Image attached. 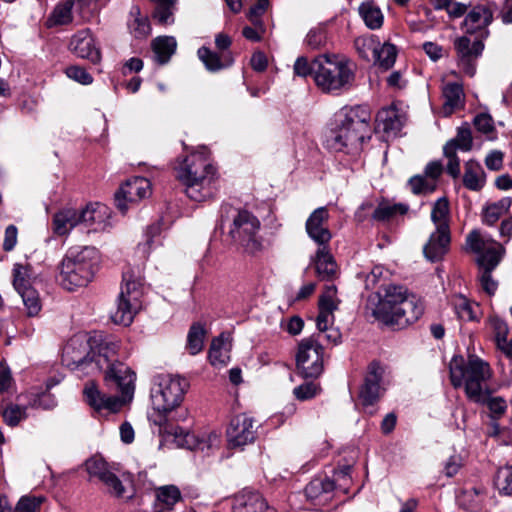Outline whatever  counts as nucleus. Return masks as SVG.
I'll return each instance as SVG.
<instances>
[{
	"mask_svg": "<svg viewBox=\"0 0 512 512\" xmlns=\"http://www.w3.org/2000/svg\"><path fill=\"white\" fill-rule=\"evenodd\" d=\"M450 231L435 230L423 247L424 256L432 262L440 260L448 251Z\"/></svg>",
	"mask_w": 512,
	"mask_h": 512,
	"instance_id": "5701e85b",
	"label": "nucleus"
},
{
	"mask_svg": "<svg viewBox=\"0 0 512 512\" xmlns=\"http://www.w3.org/2000/svg\"><path fill=\"white\" fill-rule=\"evenodd\" d=\"M444 155L448 159L446 166L447 173L453 178H457L460 175V161L456 156V152L453 151L451 144H446L444 146Z\"/></svg>",
	"mask_w": 512,
	"mask_h": 512,
	"instance_id": "6e6d98bb",
	"label": "nucleus"
},
{
	"mask_svg": "<svg viewBox=\"0 0 512 512\" xmlns=\"http://www.w3.org/2000/svg\"><path fill=\"white\" fill-rule=\"evenodd\" d=\"M489 6L477 5L466 15L463 21V29L466 33L473 34L481 32V36H487L486 28L493 20V11L490 6H497L495 1H489Z\"/></svg>",
	"mask_w": 512,
	"mask_h": 512,
	"instance_id": "6ab92c4d",
	"label": "nucleus"
},
{
	"mask_svg": "<svg viewBox=\"0 0 512 512\" xmlns=\"http://www.w3.org/2000/svg\"><path fill=\"white\" fill-rule=\"evenodd\" d=\"M233 512H275L258 492L244 490L234 498Z\"/></svg>",
	"mask_w": 512,
	"mask_h": 512,
	"instance_id": "4be33fe9",
	"label": "nucleus"
},
{
	"mask_svg": "<svg viewBox=\"0 0 512 512\" xmlns=\"http://www.w3.org/2000/svg\"><path fill=\"white\" fill-rule=\"evenodd\" d=\"M494 484L500 493L505 495L512 494V470L509 468H501L498 470Z\"/></svg>",
	"mask_w": 512,
	"mask_h": 512,
	"instance_id": "603ef678",
	"label": "nucleus"
},
{
	"mask_svg": "<svg viewBox=\"0 0 512 512\" xmlns=\"http://www.w3.org/2000/svg\"><path fill=\"white\" fill-rule=\"evenodd\" d=\"M465 243L467 250L477 255L476 261L481 269L480 282L483 290L489 295H493L498 285L492 278L491 272L502 260L505 253L504 246L478 229L468 233Z\"/></svg>",
	"mask_w": 512,
	"mask_h": 512,
	"instance_id": "6e6552de",
	"label": "nucleus"
},
{
	"mask_svg": "<svg viewBox=\"0 0 512 512\" xmlns=\"http://www.w3.org/2000/svg\"><path fill=\"white\" fill-rule=\"evenodd\" d=\"M57 405L56 398L54 395L45 391L41 394L36 395V397L31 401V406L35 408H42L45 410L52 409Z\"/></svg>",
	"mask_w": 512,
	"mask_h": 512,
	"instance_id": "052dcab7",
	"label": "nucleus"
},
{
	"mask_svg": "<svg viewBox=\"0 0 512 512\" xmlns=\"http://www.w3.org/2000/svg\"><path fill=\"white\" fill-rule=\"evenodd\" d=\"M86 470L91 477H96L101 483L110 475L115 467L103 458L94 456L85 463Z\"/></svg>",
	"mask_w": 512,
	"mask_h": 512,
	"instance_id": "c9c22d12",
	"label": "nucleus"
},
{
	"mask_svg": "<svg viewBox=\"0 0 512 512\" xmlns=\"http://www.w3.org/2000/svg\"><path fill=\"white\" fill-rule=\"evenodd\" d=\"M358 13L365 25L371 30L379 29L383 25V13L373 1L363 2L358 7Z\"/></svg>",
	"mask_w": 512,
	"mask_h": 512,
	"instance_id": "2f4dec72",
	"label": "nucleus"
},
{
	"mask_svg": "<svg viewBox=\"0 0 512 512\" xmlns=\"http://www.w3.org/2000/svg\"><path fill=\"white\" fill-rule=\"evenodd\" d=\"M451 384L455 388L464 386L466 396L475 403L487 399V381L491 376L487 363L475 356L465 362L462 356H454L449 364Z\"/></svg>",
	"mask_w": 512,
	"mask_h": 512,
	"instance_id": "423d86ee",
	"label": "nucleus"
},
{
	"mask_svg": "<svg viewBox=\"0 0 512 512\" xmlns=\"http://www.w3.org/2000/svg\"><path fill=\"white\" fill-rule=\"evenodd\" d=\"M75 0H61L47 19L48 27L67 25L73 21V6Z\"/></svg>",
	"mask_w": 512,
	"mask_h": 512,
	"instance_id": "7c9ffc66",
	"label": "nucleus"
},
{
	"mask_svg": "<svg viewBox=\"0 0 512 512\" xmlns=\"http://www.w3.org/2000/svg\"><path fill=\"white\" fill-rule=\"evenodd\" d=\"M18 294L22 298L27 315L29 317L38 315L42 308L39 293L33 287H30L26 290L18 292Z\"/></svg>",
	"mask_w": 512,
	"mask_h": 512,
	"instance_id": "a19ab883",
	"label": "nucleus"
},
{
	"mask_svg": "<svg viewBox=\"0 0 512 512\" xmlns=\"http://www.w3.org/2000/svg\"><path fill=\"white\" fill-rule=\"evenodd\" d=\"M188 382L179 376L169 374L158 375L151 391L154 410L167 414L177 408L184 399Z\"/></svg>",
	"mask_w": 512,
	"mask_h": 512,
	"instance_id": "1a4fd4ad",
	"label": "nucleus"
},
{
	"mask_svg": "<svg viewBox=\"0 0 512 512\" xmlns=\"http://www.w3.org/2000/svg\"><path fill=\"white\" fill-rule=\"evenodd\" d=\"M463 183L465 187L470 190L477 191L482 188L484 178L481 166L478 163L474 161H468L466 163Z\"/></svg>",
	"mask_w": 512,
	"mask_h": 512,
	"instance_id": "e433bc0d",
	"label": "nucleus"
},
{
	"mask_svg": "<svg viewBox=\"0 0 512 512\" xmlns=\"http://www.w3.org/2000/svg\"><path fill=\"white\" fill-rule=\"evenodd\" d=\"M44 501V496L25 495L19 499L15 509H11V512H39Z\"/></svg>",
	"mask_w": 512,
	"mask_h": 512,
	"instance_id": "de8ad7c7",
	"label": "nucleus"
},
{
	"mask_svg": "<svg viewBox=\"0 0 512 512\" xmlns=\"http://www.w3.org/2000/svg\"><path fill=\"white\" fill-rule=\"evenodd\" d=\"M13 286L17 292L26 290L31 286L30 273L26 266L15 264L13 268Z\"/></svg>",
	"mask_w": 512,
	"mask_h": 512,
	"instance_id": "09e8293b",
	"label": "nucleus"
},
{
	"mask_svg": "<svg viewBox=\"0 0 512 512\" xmlns=\"http://www.w3.org/2000/svg\"><path fill=\"white\" fill-rule=\"evenodd\" d=\"M227 441L231 447H243L256 438L254 419L246 414H239L230 420L226 431Z\"/></svg>",
	"mask_w": 512,
	"mask_h": 512,
	"instance_id": "2eb2a0df",
	"label": "nucleus"
},
{
	"mask_svg": "<svg viewBox=\"0 0 512 512\" xmlns=\"http://www.w3.org/2000/svg\"><path fill=\"white\" fill-rule=\"evenodd\" d=\"M66 75L83 85L91 84L93 77L80 66H70L66 69Z\"/></svg>",
	"mask_w": 512,
	"mask_h": 512,
	"instance_id": "bf43d9fd",
	"label": "nucleus"
},
{
	"mask_svg": "<svg viewBox=\"0 0 512 512\" xmlns=\"http://www.w3.org/2000/svg\"><path fill=\"white\" fill-rule=\"evenodd\" d=\"M453 305L459 319L463 321H472L475 319L474 310L470 302L465 297H455Z\"/></svg>",
	"mask_w": 512,
	"mask_h": 512,
	"instance_id": "5fc2aeb1",
	"label": "nucleus"
},
{
	"mask_svg": "<svg viewBox=\"0 0 512 512\" xmlns=\"http://www.w3.org/2000/svg\"><path fill=\"white\" fill-rule=\"evenodd\" d=\"M296 365L306 378H316L323 372L324 348L314 335L299 342Z\"/></svg>",
	"mask_w": 512,
	"mask_h": 512,
	"instance_id": "f8f14e48",
	"label": "nucleus"
},
{
	"mask_svg": "<svg viewBox=\"0 0 512 512\" xmlns=\"http://www.w3.org/2000/svg\"><path fill=\"white\" fill-rule=\"evenodd\" d=\"M377 125L389 135H396L404 124V117L394 107L382 109L377 114Z\"/></svg>",
	"mask_w": 512,
	"mask_h": 512,
	"instance_id": "393cba45",
	"label": "nucleus"
},
{
	"mask_svg": "<svg viewBox=\"0 0 512 512\" xmlns=\"http://www.w3.org/2000/svg\"><path fill=\"white\" fill-rule=\"evenodd\" d=\"M117 350L118 343L110 338L82 333L71 337L63 349V362L68 367L87 374L103 372L106 387L120 392V396L106 395L94 382L87 383L85 400L97 411L116 413L133 399L136 375L117 360Z\"/></svg>",
	"mask_w": 512,
	"mask_h": 512,
	"instance_id": "f257e3e1",
	"label": "nucleus"
},
{
	"mask_svg": "<svg viewBox=\"0 0 512 512\" xmlns=\"http://www.w3.org/2000/svg\"><path fill=\"white\" fill-rule=\"evenodd\" d=\"M442 170L443 167L440 162L433 161L428 163L423 175H416L409 180L412 192L415 194L433 192Z\"/></svg>",
	"mask_w": 512,
	"mask_h": 512,
	"instance_id": "412c9836",
	"label": "nucleus"
},
{
	"mask_svg": "<svg viewBox=\"0 0 512 512\" xmlns=\"http://www.w3.org/2000/svg\"><path fill=\"white\" fill-rule=\"evenodd\" d=\"M230 348L231 344L228 336L221 334L219 337L215 338L209 350L210 363L215 367L225 366L230 359Z\"/></svg>",
	"mask_w": 512,
	"mask_h": 512,
	"instance_id": "bb28decb",
	"label": "nucleus"
},
{
	"mask_svg": "<svg viewBox=\"0 0 512 512\" xmlns=\"http://www.w3.org/2000/svg\"><path fill=\"white\" fill-rule=\"evenodd\" d=\"M151 194L150 181L144 177H134L127 180L115 195L117 208L125 213L128 204L138 203Z\"/></svg>",
	"mask_w": 512,
	"mask_h": 512,
	"instance_id": "ddd939ff",
	"label": "nucleus"
},
{
	"mask_svg": "<svg viewBox=\"0 0 512 512\" xmlns=\"http://www.w3.org/2000/svg\"><path fill=\"white\" fill-rule=\"evenodd\" d=\"M329 212L326 207L315 209L308 217L305 228L308 236L319 245L328 246L332 234L328 228Z\"/></svg>",
	"mask_w": 512,
	"mask_h": 512,
	"instance_id": "dca6fc26",
	"label": "nucleus"
},
{
	"mask_svg": "<svg viewBox=\"0 0 512 512\" xmlns=\"http://www.w3.org/2000/svg\"><path fill=\"white\" fill-rule=\"evenodd\" d=\"M367 308L379 322L397 328H404L417 321L424 311L422 301L407 294L402 286L389 284L381 287L368 299Z\"/></svg>",
	"mask_w": 512,
	"mask_h": 512,
	"instance_id": "f03ea898",
	"label": "nucleus"
},
{
	"mask_svg": "<svg viewBox=\"0 0 512 512\" xmlns=\"http://www.w3.org/2000/svg\"><path fill=\"white\" fill-rule=\"evenodd\" d=\"M99 265L98 251L94 247L70 248L58 266V280L68 291L86 287L95 277Z\"/></svg>",
	"mask_w": 512,
	"mask_h": 512,
	"instance_id": "39448f33",
	"label": "nucleus"
},
{
	"mask_svg": "<svg viewBox=\"0 0 512 512\" xmlns=\"http://www.w3.org/2000/svg\"><path fill=\"white\" fill-rule=\"evenodd\" d=\"M334 322V314L332 312L321 311L316 318V326L319 332L324 333Z\"/></svg>",
	"mask_w": 512,
	"mask_h": 512,
	"instance_id": "774afa93",
	"label": "nucleus"
},
{
	"mask_svg": "<svg viewBox=\"0 0 512 512\" xmlns=\"http://www.w3.org/2000/svg\"><path fill=\"white\" fill-rule=\"evenodd\" d=\"M174 435L178 445L189 449H193L195 447L196 440L192 433L185 431L183 428L177 427L174 430Z\"/></svg>",
	"mask_w": 512,
	"mask_h": 512,
	"instance_id": "e2e57ef3",
	"label": "nucleus"
},
{
	"mask_svg": "<svg viewBox=\"0 0 512 512\" xmlns=\"http://www.w3.org/2000/svg\"><path fill=\"white\" fill-rule=\"evenodd\" d=\"M205 329L200 323H194L187 335L186 348L191 355H196L202 351L204 346Z\"/></svg>",
	"mask_w": 512,
	"mask_h": 512,
	"instance_id": "ea45409f",
	"label": "nucleus"
},
{
	"mask_svg": "<svg viewBox=\"0 0 512 512\" xmlns=\"http://www.w3.org/2000/svg\"><path fill=\"white\" fill-rule=\"evenodd\" d=\"M76 226H80V215L75 208H64L53 216L52 229L59 236L67 235Z\"/></svg>",
	"mask_w": 512,
	"mask_h": 512,
	"instance_id": "b1692460",
	"label": "nucleus"
},
{
	"mask_svg": "<svg viewBox=\"0 0 512 512\" xmlns=\"http://www.w3.org/2000/svg\"><path fill=\"white\" fill-rule=\"evenodd\" d=\"M336 292L337 289L334 285L326 287L319 299V310L333 313L338 308L339 301L336 298Z\"/></svg>",
	"mask_w": 512,
	"mask_h": 512,
	"instance_id": "864d4df0",
	"label": "nucleus"
},
{
	"mask_svg": "<svg viewBox=\"0 0 512 512\" xmlns=\"http://www.w3.org/2000/svg\"><path fill=\"white\" fill-rule=\"evenodd\" d=\"M69 47L77 57L87 59L94 64L101 60L100 49L89 29L75 33L71 38Z\"/></svg>",
	"mask_w": 512,
	"mask_h": 512,
	"instance_id": "a211bd4d",
	"label": "nucleus"
},
{
	"mask_svg": "<svg viewBox=\"0 0 512 512\" xmlns=\"http://www.w3.org/2000/svg\"><path fill=\"white\" fill-rule=\"evenodd\" d=\"M373 56L376 63L383 69L387 70L391 68L396 60L397 49L390 43H384L373 48Z\"/></svg>",
	"mask_w": 512,
	"mask_h": 512,
	"instance_id": "4c0bfd02",
	"label": "nucleus"
},
{
	"mask_svg": "<svg viewBox=\"0 0 512 512\" xmlns=\"http://www.w3.org/2000/svg\"><path fill=\"white\" fill-rule=\"evenodd\" d=\"M373 38L359 37L355 40V47L359 55L364 59H369V53H373V48H377Z\"/></svg>",
	"mask_w": 512,
	"mask_h": 512,
	"instance_id": "680f3d73",
	"label": "nucleus"
},
{
	"mask_svg": "<svg viewBox=\"0 0 512 512\" xmlns=\"http://www.w3.org/2000/svg\"><path fill=\"white\" fill-rule=\"evenodd\" d=\"M314 81L323 93L338 95L353 86L354 65L342 55H319L314 59Z\"/></svg>",
	"mask_w": 512,
	"mask_h": 512,
	"instance_id": "0eeeda50",
	"label": "nucleus"
},
{
	"mask_svg": "<svg viewBox=\"0 0 512 512\" xmlns=\"http://www.w3.org/2000/svg\"><path fill=\"white\" fill-rule=\"evenodd\" d=\"M269 4V0H257V2L250 7L247 14L252 24L258 25L260 29H262V21L260 18L267 11Z\"/></svg>",
	"mask_w": 512,
	"mask_h": 512,
	"instance_id": "4d7b16f0",
	"label": "nucleus"
},
{
	"mask_svg": "<svg viewBox=\"0 0 512 512\" xmlns=\"http://www.w3.org/2000/svg\"><path fill=\"white\" fill-rule=\"evenodd\" d=\"M151 46L155 61L159 64H166L175 53L177 42L172 36H159L152 41Z\"/></svg>",
	"mask_w": 512,
	"mask_h": 512,
	"instance_id": "c756f323",
	"label": "nucleus"
},
{
	"mask_svg": "<svg viewBox=\"0 0 512 512\" xmlns=\"http://www.w3.org/2000/svg\"><path fill=\"white\" fill-rule=\"evenodd\" d=\"M316 272L322 280L333 278L337 273V264L328 246L319 247L314 259Z\"/></svg>",
	"mask_w": 512,
	"mask_h": 512,
	"instance_id": "a878e982",
	"label": "nucleus"
},
{
	"mask_svg": "<svg viewBox=\"0 0 512 512\" xmlns=\"http://www.w3.org/2000/svg\"><path fill=\"white\" fill-rule=\"evenodd\" d=\"M476 129L482 133L488 134L493 130V120L488 114H479L474 119Z\"/></svg>",
	"mask_w": 512,
	"mask_h": 512,
	"instance_id": "338daca9",
	"label": "nucleus"
},
{
	"mask_svg": "<svg viewBox=\"0 0 512 512\" xmlns=\"http://www.w3.org/2000/svg\"><path fill=\"white\" fill-rule=\"evenodd\" d=\"M371 132L370 111L361 105L345 106L334 115L328 143L335 151L357 152Z\"/></svg>",
	"mask_w": 512,
	"mask_h": 512,
	"instance_id": "7ed1b4c3",
	"label": "nucleus"
},
{
	"mask_svg": "<svg viewBox=\"0 0 512 512\" xmlns=\"http://www.w3.org/2000/svg\"><path fill=\"white\" fill-rule=\"evenodd\" d=\"M487 402L489 410L494 414L495 417L501 416L506 411V403L502 398L499 397H489V392L487 391V399L483 402Z\"/></svg>",
	"mask_w": 512,
	"mask_h": 512,
	"instance_id": "69168bd1",
	"label": "nucleus"
},
{
	"mask_svg": "<svg viewBox=\"0 0 512 512\" xmlns=\"http://www.w3.org/2000/svg\"><path fill=\"white\" fill-rule=\"evenodd\" d=\"M197 55L205 65L206 69L211 72H216L226 67V65L221 61L220 56L217 53L212 52L207 47H200L197 51Z\"/></svg>",
	"mask_w": 512,
	"mask_h": 512,
	"instance_id": "c03bdc74",
	"label": "nucleus"
},
{
	"mask_svg": "<svg viewBox=\"0 0 512 512\" xmlns=\"http://www.w3.org/2000/svg\"><path fill=\"white\" fill-rule=\"evenodd\" d=\"M443 96L445 98L444 110L446 112L451 113L463 106L464 92L461 84L447 83L443 88Z\"/></svg>",
	"mask_w": 512,
	"mask_h": 512,
	"instance_id": "72a5a7b5",
	"label": "nucleus"
},
{
	"mask_svg": "<svg viewBox=\"0 0 512 512\" xmlns=\"http://www.w3.org/2000/svg\"><path fill=\"white\" fill-rule=\"evenodd\" d=\"M105 491L116 498L128 499L132 496L131 491L125 484L124 480L116 473V468L103 481Z\"/></svg>",
	"mask_w": 512,
	"mask_h": 512,
	"instance_id": "f704fd0d",
	"label": "nucleus"
},
{
	"mask_svg": "<svg viewBox=\"0 0 512 512\" xmlns=\"http://www.w3.org/2000/svg\"><path fill=\"white\" fill-rule=\"evenodd\" d=\"M321 387L315 382H305L293 389V395L297 400H310L321 393Z\"/></svg>",
	"mask_w": 512,
	"mask_h": 512,
	"instance_id": "3c124183",
	"label": "nucleus"
},
{
	"mask_svg": "<svg viewBox=\"0 0 512 512\" xmlns=\"http://www.w3.org/2000/svg\"><path fill=\"white\" fill-rule=\"evenodd\" d=\"M384 368L376 362L368 366V370L359 392V398L365 408L372 407L384 392Z\"/></svg>",
	"mask_w": 512,
	"mask_h": 512,
	"instance_id": "4468645a",
	"label": "nucleus"
},
{
	"mask_svg": "<svg viewBox=\"0 0 512 512\" xmlns=\"http://www.w3.org/2000/svg\"><path fill=\"white\" fill-rule=\"evenodd\" d=\"M431 220L435 230L450 231V209L449 202L445 197L439 198L432 207Z\"/></svg>",
	"mask_w": 512,
	"mask_h": 512,
	"instance_id": "473e14b6",
	"label": "nucleus"
},
{
	"mask_svg": "<svg viewBox=\"0 0 512 512\" xmlns=\"http://www.w3.org/2000/svg\"><path fill=\"white\" fill-rule=\"evenodd\" d=\"M334 481L329 478H315L305 487V494L308 499L314 501L322 495L328 494L334 490Z\"/></svg>",
	"mask_w": 512,
	"mask_h": 512,
	"instance_id": "58836bf2",
	"label": "nucleus"
},
{
	"mask_svg": "<svg viewBox=\"0 0 512 512\" xmlns=\"http://www.w3.org/2000/svg\"><path fill=\"white\" fill-rule=\"evenodd\" d=\"M294 73L301 77L312 75L314 77V60L309 63L307 58L299 57L294 63Z\"/></svg>",
	"mask_w": 512,
	"mask_h": 512,
	"instance_id": "0e129e2a",
	"label": "nucleus"
},
{
	"mask_svg": "<svg viewBox=\"0 0 512 512\" xmlns=\"http://www.w3.org/2000/svg\"><path fill=\"white\" fill-rule=\"evenodd\" d=\"M327 43V31L322 25L311 28L304 39V44L312 50L325 47Z\"/></svg>",
	"mask_w": 512,
	"mask_h": 512,
	"instance_id": "79ce46f5",
	"label": "nucleus"
},
{
	"mask_svg": "<svg viewBox=\"0 0 512 512\" xmlns=\"http://www.w3.org/2000/svg\"><path fill=\"white\" fill-rule=\"evenodd\" d=\"M260 221L247 210H239L233 218L229 235L233 241L242 246L247 252L254 253L261 247L259 238Z\"/></svg>",
	"mask_w": 512,
	"mask_h": 512,
	"instance_id": "9b49d317",
	"label": "nucleus"
},
{
	"mask_svg": "<svg viewBox=\"0 0 512 512\" xmlns=\"http://www.w3.org/2000/svg\"><path fill=\"white\" fill-rule=\"evenodd\" d=\"M455 48L459 57V63L464 72L469 76H473L476 69L474 60L481 55L484 49L482 41L475 40L471 42L468 37L463 36L455 41Z\"/></svg>",
	"mask_w": 512,
	"mask_h": 512,
	"instance_id": "aec40b11",
	"label": "nucleus"
},
{
	"mask_svg": "<svg viewBox=\"0 0 512 512\" xmlns=\"http://www.w3.org/2000/svg\"><path fill=\"white\" fill-rule=\"evenodd\" d=\"M158 5L153 13V17L161 25H167L173 22V13L171 7L175 3V0H152Z\"/></svg>",
	"mask_w": 512,
	"mask_h": 512,
	"instance_id": "49530a36",
	"label": "nucleus"
},
{
	"mask_svg": "<svg viewBox=\"0 0 512 512\" xmlns=\"http://www.w3.org/2000/svg\"><path fill=\"white\" fill-rule=\"evenodd\" d=\"M408 211V207L403 204L381 203L373 212V218L376 220H387L395 215H403Z\"/></svg>",
	"mask_w": 512,
	"mask_h": 512,
	"instance_id": "a18cd8bd",
	"label": "nucleus"
},
{
	"mask_svg": "<svg viewBox=\"0 0 512 512\" xmlns=\"http://www.w3.org/2000/svg\"><path fill=\"white\" fill-rule=\"evenodd\" d=\"M155 509L168 510L171 512L182 496L179 488L175 485H164L155 489Z\"/></svg>",
	"mask_w": 512,
	"mask_h": 512,
	"instance_id": "cd10ccee",
	"label": "nucleus"
},
{
	"mask_svg": "<svg viewBox=\"0 0 512 512\" xmlns=\"http://www.w3.org/2000/svg\"><path fill=\"white\" fill-rule=\"evenodd\" d=\"M511 204L512 200L509 197H504L496 202L487 204L482 209V222L489 226L494 225L508 213Z\"/></svg>",
	"mask_w": 512,
	"mask_h": 512,
	"instance_id": "c85d7f7f",
	"label": "nucleus"
},
{
	"mask_svg": "<svg viewBox=\"0 0 512 512\" xmlns=\"http://www.w3.org/2000/svg\"><path fill=\"white\" fill-rule=\"evenodd\" d=\"M80 226L86 232H99L106 229L110 218L108 207L101 203H90L79 210Z\"/></svg>",
	"mask_w": 512,
	"mask_h": 512,
	"instance_id": "f3484780",
	"label": "nucleus"
},
{
	"mask_svg": "<svg viewBox=\"0 0 512 512\" xmlns=\"http://www.w3.org/2000/svg\"><path fill=\"white\" fill-rule=\"evenodd\" d=\"M447 144H451L455 152L457 149L469 151L472 148V134L470 128L467 126L460 127L457 136L447 142Z\"/></svg>",
	"mask_w": 512,
	"mask_h": 512,
	"instance_id": "8fccbe9b",
	"label": "nucleus"
},
{
	"mask_svg": "<svg viewBox=\"0 0 512 512\" xmlns=\"http://www.w3.org/2000/svg\"><path fill=\"white\" fill-rule=\"evenodd\" d=\"M176 178L185 186L186 195L202 202L212 197L217 171L206 149L191 153L175 167Z\"/></svg>",
	"mask_w": 512,
	"mask_h": 512,
	"instance_id": "20e7f679",
	"label": "nucleus"
},
{
	"mask_svg": "<svg viewBox=\"0 0 512 512\" xmlns=\"http://www.w3.org/2000/svg\"><path fill=\"white\" fill-rule=\"evenodd\" d=\"M1 415L4 422L10 426H17L22 420L26 419V407H22L16 404H8L1 410Z\"/></svg>",
	"mask_w": 512,
	"mask_h": 512,
	"instance_id": "37998d69",
	"label": "nucleus"
},
{
	"mask_svg": "<svg viewBox=\"0 0 512 512\" xmlns=\"http://www.w3.org/2000/svg\"><path fill=\"white\" fill-rule=\"evenodd\" d=\"M489 326L494 334L495 343L507 337L509 328L507 323L497 316L489 318Z\"/></svg>",
	"mask_w": 512,
	"mask_h": 512,
	"instance_id": "13d9d810",
	"label": "nucleus"
},
{
	"mask_svg": "<svg viewBox=\"0 0 512 512\" xmlns=\"http://www.w3.org/2000/svg\"><path fill=\"white\" fill-rule=\"evenodd\" d=\"M123 285L117 298L116 310L111 314L114 323L128 326L142 307V281L131 271L123 273Z\"/></svg>",
	"mask_w": 512,
	"mask_h": 512,
	"instance_id": "9d476101",
	"label": "nucleus"
}]
</instances>
